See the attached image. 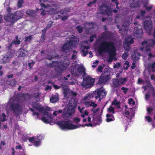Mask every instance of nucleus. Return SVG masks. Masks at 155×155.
<instances>
[{
	"mask_svg": "<svg viewBox=\"0 0 155 155\" xmlns=\"http://www.w3.org/2000/svg\"><path fill=\"white\" fill-rule=\"evenodd\" d=\"M78 72L80 74L85 75V70L83 66H80L78 67L77 69Z\"/></svg>",
	"mask_w": 155,
	"mask_h": 155,
	"instance_id": "20",
	"label": "nucleus"
},
{
	"mask_svg": "<svg viewBox=\"0 0 155 155\" xmlns=\"http://www.w3.org/2000/svg\"><path fill=\"white\" fill-rule=\"evenodd\" d=\"M13 44V45H18L20 44L21 41L20 40H13L12 42Z\"/></svg>",
	"mask_w": 155,
	"mask_h": 155,
	"instance_id": "42",
	"label": "nucleus"
},
{
	"mask_svg": "<svg viewBox=\"0 0 155 155\" xmlns=\"http://www.w3.org/2000/svg\"><path fill=\"white\" fill-rule=\"evenodd\" d=\"M13 45V44L12 42H11L8 45L6 46V48L8 50H11L12 47V45Z\"/></svg>",
	"mask_w": 155,
	"mask_h": 155,
	"instance_id": "53",
	"label": "nucleus"
},
{
	"mask_svg": "<svg viewBox=\"0 0 155 155\" xmlns=\"http://www.w3.org/2000/svg\"><path fill=\"white\" fill-rule=\"evenodd\" d=\"M144 28L146 31L148 33H150L152 29V22L150 20H146L143 23Z\"/></svg>",
	"mask_w": 155,
	"mask_h": 155,
	"instance_id": "11",
	"label": "nucleus"
},
{
	"mask_svg": "<svg viewBox=\"0 0 155 155\" xmlns=\"http://www.w3.org/2000/svg\"><path fill=\"white\" fill-rule=\"evenodd\" d=\"M13 45V44L12 42H11L8 45L6 46V48L8 50H11L12 47V45Z\"/></svg>",
	"mask_w": 155,
	"mask_h": 155,
	"instance_id": "52",
	"label": "nucleus"
},
{
	"mask_svg": "<svg viewBox=\"0 0 155 155\" xmlns=\"http://www.w3.org/2000/svg\"><path fill=\"white\" fill-rule=\"evenodd\" d=\"M26 51V50L22 49H20L19 50V52L18 53V56L19 57H24L26 56L25 53V52Z\"/></svg>",
	"mask_w": 155,
	"mask_h": 155,
	"instance_id": "25",
	"label": "nucleus"
},
{
	"mask_svg": "<svg viewBox=\"0 0 155 155\" xmlns=\"http://www.w3.org/2000/svg\"><path fill=\"white\" fill-rule=\"evenodd\" d=\"M113 84L114 87L115 88L118 87L120 85L117 79H114Z\"/></svg>",
	"mask_w": 155,
	"mask_h": 155,
	"instance_id": "31",
	"label": "nucleus"
},
{
	"mask_svg": "<svg viewBox=\"0 0 155 155\" xmlns=\"http://www.w3.org/2000/svg\"><path fill=\"white\" fill-rule=\"evenodd\" d=\"M97 95L95 97L96 99L98 98H103L106 95L107 93L102 88H99L97 91Z\"/></svg>",
	"mask_w": 155,
	"mask_h": 155,
	"instance_id": "12",
	"label": "nucleus"
},
{
	"mask_svg": "<svg viewBox=\"0 0 155 155\" xmlns=\"http://www.w3.org/2000/svg\"><path fill=\"white\" fill-rule=\"evenodd\" d=\"M58 98L56 95L52 96L50 99V101L52 103H55L58 101Z\"/></svg>",
	"mask_w": 155,
	"mask_h": 155,
	"instance_id": "29",
	"label": "nucleus"
},
{
	"mask_svg": "<svg viewBox=\"0 0 155 155\" xmlns=\"http://www.w3.org/2000/svg\"><path fill=\"white\" fill-rule=\"evenodd\" d=\"M78 72L76 69H74L71 70V73L74 76H77L78 75Z\"/></svg>",
	"mask_w": 155,
	"mask_h": 155,
	"instance_id": "39",
	"label": "nucleus"
},
{
	"mask_svg": "<svg viewBox=\"0 0 155 155\" xmlns=\"http://www.w3.org/2000/svg\"><path fill=\"white\" fill-rule=\"evenodd\" d=\"M148 66L149 68L152 69L153 72H155V62H153L152 64H149Z\"/></svg>",
	"mask_w": 155,
	"mask_h": 155,
	"instance_id": "32",
	"label": "nucleus"
},
{
	"mask_svg": "<svg viewBox=\"0 0 155 155\" xmlns=\"http://www.w3.org/2000/svg\"><path fill=\"white\" fill-rule=\"evenodd\" d=\"M108 53L109 54V56L114 59L116 55L115 49L113 51H110Z\"/></svg>",
	"mask_w": 155,
	"mask_h": 155,
	"instance_id": "37",
	"label": "nucleus"
},
{
	"mask_svg": "<svg viewBox=\"0 0 155 155\" xmlns=\"http://www.w3.org/2000/svg\"><path fill=\"white\" fill-rule=\"evenodd\" d=\"M40 138V136H39L38 137V139H36L34 141V143L35 145L36 146H39L41 143V140L39 139L38 138Z\"/></svg>",
	"mask_w": 155,
	"mask_h": 155,
	"instance_id": "34",
	"label": "nucleus"
},
{
	"mask_svg": "<svg viewBox=\"0 0 155 155\" xmlns=\"http://www.w3.org/2000/svg\"><path fill=\"white\" fill-rule=\"evenodd\" d=\"M76 29L79 33H81L83 31V28L80 25L77 26L76 27Z\"/></svg>",
	"mask_w": 155,
	"mask_h": 155,
	"instance_id": "48",
	"label": "nucleus"
},
{
	"mask_svg": "<svg viewBox=\"0 0 155 155\" xmlns=\"http://www.w3.org/2000/svg\"><path fill=\"white\" fill-rule=\"evenodd\" d=\"M69 45H70V46L71 47H76L78 43V41L76 39H71L68 42Z\"/></svg>",
	"mask_w": 155,
	"mask_h": 155,
	"instance_id": "18",
	"label": "nucleus"
},
{
	"mask_svg": "<svg viewBox=\"0 0 155 155\" xmlns=\"http://www.w3.org/2000/svg\"><path fill=\"white\" fill-rule=\"evenodd\" d=\"M118 0H111V2H114L115 3L116 5V8L117 9H119V7L118 6L119 3L117 1Z\"/></svg>",
	"mask_w": 155,
	"mask_h": 155,
	"instance_id": "59",
	"label": "nucleus"
},
{
	"mask_svg": "<svg viewBox=\"0 0 155 155\" xmlns=\"http://www.w3.org/2000/svg\"><path fill=\"white\" fill-rule=\"evenodd\" d=\"M117 100L115 98L111 103L112 105H114L117 106V107L120 109V102L117 101Z\"/></svg>",
	"mask_w": 155,
	"mask_h": 155,
	"instance_id": "27",
	"label": "nucleus"
},
{
	"mask_svg": "<svg viewBox=\"0 0 155 155\" xmlns=\"http://www.w3.org/2000/svg\"><path fill=\"white\" fill-rule=\"evenodd\" d=\"M91 102L90 101H86L84 102V104L87 107H90V105L91 104Z\"/></svg>",
	"mask_w": 155,
	"mask_h": 155,
	"instance_id": "62",
	"label": "nucleus"
},
{
	"mask_svg": "<svg viewBox=\"0 0 155 155\" xmlns=\"http://www.w3.org/2000/svg\"><path fill=\"white\" fill-rule=\"evenodd\" d=\"M0 117H1V120L2 122H5L7 120V119L6 118L7 116L4 113H2L1 116Z\"/></svg>",
	"mask_w": 155,
	"mask_h": 155,
	"instance_id": "35",
	"label": "nucleus"
},
{
	"mask_svg": "<svg viewBox=\"0 0 155 155\" xmlns=\"http://www.w3.org/2000/svg\"><path fill=\"white\" fill-rule=\"evenodd\" d=\"M73 120L76 123H77L80 121L81 119L80 118L77 117L74 118H73Z\"/></svg>",
	"mask_w": 155,
	"mask_h": 155,
	"instance_id": "55",
	"label": "nucleus"
},
{
	"mask_svg": "<svg viewBox=\"0 0 155 155\" xmlns=\"http://www.w3.org/2000/svg\"><path fill=\"white\" fill-rule=\"evenodd\" d=\"M23 3V0H19L18 2V7H21L22 4Z\"/></svg>",
	"mask_w": 155,
	"mask_h": 155,
	"instance_id": "58",
	"label": "nucleus"
},
{
	"mask_svg": "<svg viewBox=\"0 0 155 155\" xmlns=\"http://www.w3.org/2000/svg\"><path fill=\"white\" fill-rule=\"evenodd\" d=\"M110 78V73L108 72H104L100 77L98 83L99 84H106Z\"/></svg>",
	"mask_w": 155,
	"mask_h": 155,
	"instance_id": "8",
	"label": "nucleus"
},
{
	"mask_svg": "<svg viewBox=\"0 0 155 155\" xmlns=\"http://www.w3.org/2000/svg\"><path fill=\"white\" fill-rule=\"evenodd\" d=\"M134 33L135 34L139 35L142 33V30L141 28H138L137 27H135L134 29Z\"/></svg>",
	"mask_w": 155,
	"mask_h": 155,
	"instance_id": "28",
	"label": "nucleus"
},
{
	"mask_svg": "<svg viewBox=\"0 0 155 155\" xmlns=\"http://www.w3.org/2000/svg\"><path fill=\"white\" fill-rule=\"evenodd\" d=\"M121 90L123 91V92L125 94H126L127 92L129 91L128 89L127 88L124 87H122Z\"/></svg>",
	"mask_w": 155,
	"mask_h": 155,
	"instance_id": "45",
	"label": "nucleus"
},
{
	"mask_svg": "<svg viewBox=\"0 0 155 155\" xmlns=\"http://www.w3.org/2000/svg\"><path fill=\"white\" fill-rule=\"evenodd\" d=\"M107 111L110 113H111L112 114H114V108L113 107L110 106L109 108H108Z\"/></svg>",
	"mask_w": 155,
	"mask_h": 155,
	"instance_id": "41",
	"label": "nucleus"
},
{
	"mask_svg": "<svg viewBox=\"0 0 155 155\" xmlns=\"http://www.w3.org/2000/svg\"><path fill=\"white\" fill-rule=\"evenodd\" d=\"M144 7L145 8L146 10L147 11H149V10H150L152 8V6H147V5H144Z\"/></svg>",
	"mask_w": 155,
	"mask_h": 155,
	"instance_id": "57",
	"label": "nucleus"
},
{
	"mask_svg": "<svg viewBox=\"0 0 155 155\" xmlns=\"http://www.w3.org/2000/svg\"><path fill=\"white\" fill-rule=\"evenodd\" d=\"M72 104L70 102L68 105L66 107H65L63 111V113L64 114H68L69 116L72 115L74 112V108L77 107V104L74 102Z\"/></svg>",
	"mask_w": 155,
	"mask_h": 155,
	"instance_id": "7",
	"label": "nucleus"
},
{
	"mask_svg": "<svg viewBox=\"0 0 155 155\" xmlns=\"http://www.w3.org/2000/svg\"><path fill=\"white\" fill-rule=\"evenodd\" d=\"M32 39V36L30 35L26 37L25 38V41L26 42L30 41Z\"/></svg>",
	"mask_w": 155,
	"mask_h": 155,
	"instance_id": "46",
	"label": "nucleus"
},
{
	"mask_svg": "<svg viewBox=\"0 0 155 155\" xmlns=\"http://www.w3.org/2000/svg\"><path fill=\"white\" fill-rule=\"evenodd\" d=\"M17 15L16 14H11V24L12 25L17 21Z\"/></svg>",
	"mask_w": 155,
	"mask_h": 155,
	"instance_id": "30",
	"label": "nucleus"
},
{
	"mask_svg": "<svg viewBox=\"0 0 155 155\" xmlns=\"http://www.w3.org/2000/svg\"><path fill=\"white\" fill-rule=\"evenodd\" d=\"M106 121L107 122L112 121L114 120V117L112 115L107 114H106Z\"/></svg>",
	"mask_w": 155,
	"mask_h": 155,
	"instance_id": "22",
	"label": "nucleus"
},
{
	"mask_svg": "<svg viewBox=\"0 0 155 155\" xmlns=\"http://www.w3.org/2000/svg\"><path fill=\"white\" fill-rule=\"evenodd\" d=\"M96 2V0H93L92 1L90 2L87 4V6L89 7H91L92 6V4H95Z\"/></svg>",
	"mask_w": 155,
	"mask_h": 155,
	"instance_id": "51",
	"label": "nucleus"
},
{
	"mask_svg": "<svg viewBox=\"0 0 155 155\" xmlns=\"http://www.w3.org/2000/svg\"><path fill=\"white\" fill-rule=\"evenodd\" d=\"M90 106H92L94 108H95L97 106V104H95V103L93 102H91V104L90 105Z\"/></svg>",
	"mask_w": 155,
	"mask_h": 155,
	"instance_id": "60",
	"label": "nucleus"
},
{
	"mask_svg": "<svg viewBox=\"0 0 155 155\" xmlns=\"http://www.w3.org/2000/svg\"><path fill=\"white\" fill-rule=\"evenodd\" d=\"M117 79L120 84H123L126 81V79L125 78H119Z\"/></svg>",
	"mask_w": 155,
	"mask_h": 155,
	"instance_id": "40",
	"label": "nucleus"
},
{
	"mask_svg": "<svg viewBox=\"0 0 155 155\" xmlns=\"http://www.w3.org/2000/svg\"><path fill=\"white\" fill-rule=\"evenodd\" d=\"M41 120L45 123L46 124H48L49 123V121L45 117H43L41 118Z\"/></svg>",
	"mask_w": 155,
	"mask_h": 155,
	"instance_id": "56",
	"label": "nucleus"
},
{
	"mask_svg": "<svg viewBox=\"0 0 155 155\" xmlns=\"http://www.w3.org/2000/svg\"><path fill=\"white\" fill-rule=\"evenodd\" d=\"M124 48L126 51H129L130 49V44L124 42L123 45Z\"/></svg>",
	"mask_w": 155,
	"mask_h": 155,
	"instance_id": "24",
	"label": "nucleus"
},
{
	"mask_svg": "<svg viewBox=\"0 0 155 155\" xmlns=\"http://www.w3.org/2000/svg\"><path fill=\"white\" fill-rule=\"evenodd\" d=\"M140 55V54L137 51H135L132 54L131 57L134 61H136L139 60V57Z\"/></svg>",
	"mask_w": 155,
	"mask_h": 155,
	"instance_id": "17",
	"label": "nucleus"
},
{
	"mask_svg": "<svg viewBox=\"0 0 155 155\" xmlns=\"http://www.w3.org/2000/svg\"><path fill=\"white\" fill-rule=\"evenodd\" d=\"M37 102H32L31 104V106L34 109L38 110L40 113H42L47 116H49L48 112L43 107H41L39 104Z\"/></svg>",
	"mask_w": 155,
	"mask_h": 155,
	"instance_id": "9",
	"label": "nucleus"
},
{
	"mask_svg": "<svg viewBox=\"0 0 155 155\" xmlns=\"http://www.w3.org/2000/svg\"><path fill=\"white\" fill-rule=\"evenodd\" d=\"M56 123L63 130H73L78 128V127L76 125L70 123L69 121L65 120L58 121Z\"/></svg>",
	"mask_w": 155,
	"mask_h": 155,
	"instance_id": "3",
	"label": "nucleus"
},
{
	"mask_svg": "<svg viewBox=\"0 0 155 155\" xmlns=\"http://www.w3.org/2000/svg\"><path fill=\"white\" fill-rule=\"evenodd\" d=\"M103 68L100 65L98 66L97 68V71H98L102 72V71Z\"/></svg>",
	"mask_w": 155,
	"mask_h": 155,
	"instance_id": "63",
	"label": "nucleus"
},
{
	"mask_svg": "<svg viewBox=\"0 0 155 155\" xmlns=\"http://www.w3.org/2000/svg\"><path fill=\"white\" fill-rule=\"evenodd\" d=\"M17 83V81L15 80V79H12L11 81L7 80L6 81V83L8 85H10L11 86H14Z\"/></svg>",
	"mask_w": 155,
	"mask_h": 155,
	"instance_id": "23",
	"label": "nucleus"
},
{
	"mask_svg": "<svg viewBox=\"0 0 155 155\" xmlns=\"http://www.w3.org/2000/svg\"><path fill=\"white\" fill-rule=\"evenodd\" d=\"M128 103L130 104H133V105H134L135 104V102L134 101L133 99L132 98H130L128 100Z\"/></svg>",
	"mask_w": 155,
	"mask_h": 155,
	"instance_id": "49",
	"label": "nucleus"
},
{
	"mask_svg": "<svg viewBox=\"0 0 155 155\" xmlns=\"http://www.w3.org/2000/svg\"><path fill=\"white\" fill-rule=\"evenodd\" d=\"M70 61L68 60H64L63 61H52V62L48 64L50 68H54V70L57 75H60L64 71L66 70L70 64Z\"/></svg>",
	"mask_w": 155,
	"mask_h": 155,
	"instance_id": "1",
	"label": "nucleus"
},
{
	"mask_svg": "<svg viewBox=\"0 0 155 155\" xmlns=\"http://www.w3.org/2000/svg\"><path fill=\"white\" fill-rule=\"evenodd\" d=\"M10 59L8 55V54L7 53L4 56V60H5V61L7 62Z\"/></svg>",
	"mask_w": 155,
	"mask_h": 155,
	"instance_id": "44",
	"label": "nucleus"
},
{
	"mask_svg": "<svg viewBox=\"0 0 155 155\" xmlns=\"http://www.w3.org/2000/svg\"><path fill=\"white\" fill-rule=\"evenodd\" d=\"M71 48L70 45H69L68 42H67L64 44L61 48V50L63 52L67 53L70 51Z\"/></svg>",
	"mask_w": 155,
	"mask_h": 155,
	"instance_id": "14",
	"label": "nucleus"
},
{
	"mask_svg": "<svg viewBox=\"0 0 155 155\" xmlns=\"http://www.w3.org/2000/svg\"><path fill=\"white\" fill-rule=\"evenodd\" d=\"M26 14L29 16L31 17H34L35 16V12L33 10L28 9L26 12Z\"/></svg>",
	"mask_w": 155,
	"mask_h": 155,
	"instance_id": "21",
	"label": "nucleus"
},
{
	"mask_svg": "<svg viewBox=\"0 0 155 155\" xmlns=\"http://www.w3.org/2000/svg\"><path fill=\"white\" fill-rule=\"evenodd\" d=\"M82 52L83 54V56H85L87 55V54L88 53V51H85L84 50H82Z\"/></svg>",
	"mask_w": 155,
	"mask_h": 155,
	"instance_id": "61",
	"label": "nucleus"
},
{
	"mask_svg": "<svg viewBox=\"0 0 155 155\" xmlns=\"http://www.w3.org/2000/svg\"><path fill=\"white\" fill-rule=\"evenodd\" d=\"M152 47L151 45L149 44L147 45L145 48V50L146 51H149L150 50L151 48Z\"/></svg>",
	"mask_w": 155,
	"mask_h": 155,
	"instance_id": "47",
	"label": "nucleus"
},
{
	"mask_svg": "<svg viewBox=\"0 0 155 155\" xmlns=\"http://www.w3.org/2000/svg\"><path fill=\"white\" fill-rule=\"evenodd\" d=\"M134 38L132 37L131 35H129L127 36L124 39V42L129 43L130 44H133L134 43Z\"/></svg>",
	"mask_w": 155,
	"mask_h": 155,
	"instance_id": "16",
	"label": "nucleus"
},
{
	"mask_svg": "<svg viewBox=\"0 0 155 155\" xmlns=\"http://www.w3.org/2000/svg\"><path fill=\"white\" fill-rule=\"evenodd\" d=\"M115 49L114 43L111 41H103L97 47V51L100 55L104 52L113 51Z\"/></svg>",
	"mask_w": 155,
	"mask_h": 155,
	"instance_id": "2",
	"label": "nucleus"
},
{
	"mask_svg": "<svg viewBox=\"0 0 155 155\" xmlns=\"http://www.w3.org/2000/svg\"><path fill=\"white\" fill-rule=\"evenodd\" d=\"M53 22L51 21H50L48 22V24L45 28V30L50 28L53 25Z\"/></svg>",
	"mask_w": 155,
	"mask_h": 155,
	"instance_id": "38",
	"label": "nucleus"
},
{
	"mask_svg": "<svg viewBox=\"0 0 155 155\" xmlns=\"http://www.w3.org/2000/svg\"><path fill=\"white\" fill-rule=\"evenodd\" d=\"M99 10L101 14L108 16L111 15L112 12L115 13L118 12V10L116 9L112 11L110 7L104 3H102L101 5L100 6Z\"/></svg>",
	"mask_w": 155,
	"mask_h": 155,
	"instance_id": "4",
	"label": "nucleus"
},
{
	"mask_svg": "<svg viewBox=\"0 0 155 155\" xmlns=\"http://www.w3.org/2000/svg\"><path fill=\"white\" fill-rule=\"evenodd\" d=\"M129 54L128 52H124L122 55V58L124 60H126Z\"/></svg>",
	"mask_w": 155,
	"mask_h": 155,
	"instance_id": "43",
	"label": "nucleus"
},
{
	"mask_svg": "<svg viewBox=\"0 0 155 155\" xmlns=\"http://www.w3.org/2000/svg\"><path fill=\"white\" fill-rule=\"evenodd\" d=\"M96 35H95V34H94L93 35H91V36H90L89 38V41L90 42H93L94 40V38H96Z\"/></svg>",
	"mask_w": 155,
	"mask_h": 155,
	"instance_id": "54",
	"label": "nucleus"
},
{
	"mask_svg": "<svg viewBox=\"0 0 155 155\" xmlns=\"http://www.w3.org/2000/svg\"><path fill=\"white\" fill-rule=\"evenodd\" d=\"M41 93L40 92L34 93L33 94L28 93V99L30 100L35 99L37 102H38L40 100L39 96Z\"/></svg>",
	"mask_w": 155,
	"mask_h": 155,
	"instance_id": "13",
	"label": "nucleus"
},
{
	"mask_svg": "<svg viewBox=\"0 0 155 155\" xmlns=\"http://www.w3.org/2000/svg\"><path fill=\"white\" fill-rule=\"evenodd\" d=\"M10 107L13 113L16 115H19L22 113V106L18 102L11 103Z\"/></svg>",
	"mask_w": 155,
	"mask_h": 155,
	"instance_id": "5",
	"label": "nucleus"
},
{
	"mask_svg": "<svg viewBox=\"0 0 155 155\" xmlns=\"http://www.w3.org/2000/svg\"><path fill=\"white\" fill-rule=\"evenodd\" d=\"M149 44L152 47H153L154 45H155V40L154 39H151L150 41Z\"/></svg>",
	"mask_w": 155,
	"mask_h": 155,
	"instance_id": "50",
	"label": "nucleus"
},
{
	"mask_svg": "<svg viewBox=\"0 0 155 155\" xmlns=\"http://www.w3.org/2000/svg\"><path fill=\"white\" fill-rule=\"evenodd\" d=\"M59 57L58 55H57L55 56L53 55H48V57L46 58V59H47L49 60H51L54 58H58Z\"/></svg>",
	"mask_w": 155,
	"mask_h": 155,
	"instance_id": "36",
	"label": "nucleus"
},
{
	"mask_svg": "<svg viewBox=\"0 0 155 155\" xmlns=\"http://www.w3.org/2000/svg\"><path fill=\"white\" fill-rule=\"evenodd\" d=\"M5 20L7 22H10L11 23V15H6L4 17Z\"/></svg>",
	"mask_w": 155,
	"mask_h": 155,
	"instance_id": "33",
	"label": "nucleus"
},
{
	"mask_svg": "<svg viewBox=\"0 0 155 155\" xmlns=\"http://www.w3.org/2000/svg\"><path fill=\"white\" fill-rule=\"evenodd\" d=\"M62 87L64 97H66L69 92V89L66 86H64V85H62Z\"/></svg>",
	"mask_w": 155,
	"mask_h": 155,
	"instance_id": "19",
	"label": "nucleus"
},
{
	"mask_svg": "<svg viewBox=\"0 0 155 155\" xmlns=\"http://www.w3.org/2000/svg\"><path fill=\"white\" fill-rule=\"evenodd\" d=\"M112 34L110 31H106L103 33L101 38L105 39H108L111 38Z\"/></svg>",
	"mask_w": 155,
	"mask_h": 155,
	"instance_id": "15",
	"label": "nucleus"
},
{
	"mask_svg": "<svg viewBox=\"0 0 155 155\" xmlns=\"http://www.w3.org/2000/svg\"><path fill=\"white\" fill-rule=\"evenodd\" d=\"M94 81V79L91 78L90 75H87L84 78L81 85L83 88L87 89L92 86Z\"/></svg>",
	"mask_w": 155,
	"mask_h": 155,
	"instance_id": "6",
	"label": "nucleus"
},
{
	"mask_svg": "<svg viewBox=\"0 0 155 155\" xmlns=\"http://www.w3.org/2000/svg\"><path fill=\"white\" fill-rule=\"evenodd\" d=\"M94 94H87L84 97V100H89L94 97Z\"/></svg>",
	"mask_w": 155,
	"mask_h": 155,
	"instance_id": "26",
	"label": "nucleus"
},
{
	"mask_svg": "<svg viewBox=\"0 0 155 155\" xmlns=\"http://www.w3.org/2000/svg\"><path fill=\"white\" fill-rule=\"evenodd\" d=\"M141 16L143 17L144 16V14H146V11L144 10H141Z\"/></svg>",
	"mask_w": 155,
	"mask_h": 155,
	"instance_id": "64",
	"label": "nucleus"
},
{
	"mask_svg": "<svg viewBox=\"0 0 155 155\" xmlns=\"http://www.w3.org/2000/svg\"><path fill=\"white\" fill-rule=\"evenodd\" d=\"M16 100L18 103H21L24 101L29 100L28 99V93H21L18 94L16 97Z\"/></svg>",
	"mask_w": 155,
	"mask_h": 155,
	"instance_id": "10",
	"label": "nucleus"
}]
</instances>
